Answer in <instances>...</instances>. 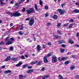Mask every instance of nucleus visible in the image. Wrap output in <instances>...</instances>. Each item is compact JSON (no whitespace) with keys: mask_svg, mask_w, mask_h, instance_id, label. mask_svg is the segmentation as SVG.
Wrapping results in <instances>:
<instances>
[{"mask_svg":"<svg viewBox=\"0 0 79 79\" xmlns=\"http://www.w3.org/2000/svg\"><path fill=\"white\" fill-rule=\"evenodd\" d=\"M11 16H15L16 17L19 16L21 15V14L18 12V11H15L14 13H11Z\"/></svg>","mask_w":79,"mask_h":79,"instance_id":"nucleus-2","label":"nucleus"},{"mask_svg":"<svg viewBox=\"0 0 79 79\" xmlns=\"http://www.w3.org/2000/svg\"><path fill=\"white\" fill-rule=\"evenodd\" d=\"M64 51V49H61L60 50V52L61 53H63V52Z\"/></svg>","mask_w":79,"mask_h":79,"instance_id":"nucleus-42","label":"nucleus"},{"mask_svg":"<svg viewBox=\"0 0 79 79\" xmlns=\"http://www.w3.org/2000/svg\"><path fill=\"white\" fill-rule=\"evenodd\" d=\"M67 58L66 57H62L61 58V61H64L66 60Z\"/></svg>","mask_w":79,"mask_h":79,"instance_id":"nucleus-26","label":"nucleus"},{"mask_svg":"<svg viewBox=\"0 0 79 79\" xmlns=\"http://www.w3.org/2000/svg\"><path fill=\"white\" fill-rule=\"evenodd\" d=\"M61 25V23H58L57 24V26L58 28H60V26Z\"/></svg>","mask_w":79,"mask_h":79,"instance_id":"nucleus-28","label":"nucleus"},{"mask_svg":"<svg viewBox=\"0 0 79 79\" xmlns=\"http://www.w3.org/2000/svg\"><path fill=\"white\" fill-rule=\"evenodd\" d=\"M19 4H21V2H18V3H16L15 4V7L16 8H19Z\"/></svg>","mask_w":79,"mask_h":79,"instance_id":"nucleus-13","label":"nucleus"},{"mask_svg":"<svg viewBox=\"0 0 79 79\" xmlns=\"http://www.w3.org/2000/svg\"><path fill=\"white\" fill-rule=\"evenodd\" d=\"M70 69L71 70H73V69H75V66L73 65L71 66Z\"/></svg>","mask_w":79,"mask_h":79,"instance_id":"nucleus-23","label":"nucleus"},{"mask_svg":"<svg viewBox=\"0 0 79 79\" xmlns=\"http://www.w3.org/2000/svg\"><path fill=\"white\" fill-rule=\"evenodd\" d=\"M57 11H58L60 15H63V14L65 13V10L60 9H58Z\"/></svg>","mask_w":79,"mask_h":79,"instance_id":"nucleus-6","label":"nucleus"},{"mask_svg":"<svg viewBox=\"0 0 79 79\" xmlns=\"http://www.w3.org/2000/svg\"><path fill=\"white\" fill-rule=\"evenodd\" d=\"M64 5H65V3H63V4H61V6H62V7L63 8V6H64Z\"/></svg>","mask_w":79,"mask_h":79,"instance_id":"nucleus-53","label":"nucleus"},{"mask_svg":"<svg viewBox=\"0 0 79 79\" xmlns=\"http://www.w3.org/2000/svg\"><path fill=\"white\" fill-rule=\"evenodd\" d=\"M20 58H21L22 59H25V57H24V56L23 55H22L20 57Z\"/></svg>","mask_w":79,"mask_h":79,"instance_id":"nucleus-40","label":"nucleus"},{"mask_svg":"<svg viewBox=\"0 0 79 79\" xmlns=\"http://www.w3.org/2000/svg\"><path fill=\"white\" fill-rule=\"evenodd\" d=\"M27 66H28V65L26 64L24 65H23V68H26Z\"/></svg>","mask_w":79,"mask_h":79,"instance_id":"nucleus-34","label":"nucleus"},{"mask_svg":"<svg viewBox=\"0 0 79 79\" xmlns=\"http://www.w3.org/2000/svg\"><path fill=\"white\" fill-rule=\"evenodd\" d=\"M61 46L63 47L64 48H65V47H66V46L64 44H62Z\"/></svg>","mask_w":79,"mask_h":79,"instance_id":"nucleus-56","label":"nucleus"},{"mask_svg":"<svg viewBox=\"0 0 79 79\" xmlns=\"http://www.w3.org/2000/svg\"><path fill=\"white\" fill-rule=\"evenodd\" d=\"M27 13L28 14H30V13H34L35 12V10L33 8H31L29 10H26Z\"/></svg>","mask_w":79,"mask_h":79,"instance_id":"nucleus-3","label":"nucleus"},{"mask_svg":"<svg viewBox=\"0 0 79 79\" xmlns=\"http://www.w3.org/2000/svg\"><path fill=\"white\" fill-rule=\"evenodd\" d=\"M76 78H77V79H79V75H76L75 76Z\"/></svg>","mask_w":79,"mask_h":79,"instance_id":"nucleus-50","label":"nucleus"},{"mask_svg":"<svg viewBox=\"0 0 79 79\" xmlns=\"http://www.w3.org/2000/svg\"><path fill=\"white\" fill-rule=\"evenodd\" d=\"M10 59H11V56H7V57L4 60V61H8L9 60H10Z\"/></svg>","mask_w":79,"mask_h":79,"instance_id":"nucleus-8","label":"nucleus"},{"mask_svg":"<svg viewBox=\"0 0 79 79\" xmlns=\"http://www.w3.org/2000/svg\"><path fill=\"white\" fill-rule=\"evenodd\" d=\"M40 4L41 6H42L43 5V2H42V0H40Z\"/></svg>","mask_w":79,"mask_h":79,"instance_id":"nucleus-25","label":"nucleus"},{"mask_svg":"<svg viewBox=\"0 0 79 79\" xmlns=\"http://www.w3.org/2000/svg\"><path fill=\"white\" fill-rule=\"evenodd\" d=\"M48 77H50L49 75H46L43 77L42 79H46Z\"/></svg>","mask_w":79,"mask_h":79,"instance_id":"nucleus-14","label":"nucleus"},{"mask_svg":"<svg viewBox=\"0 0 79 79\" xmlns=\"http://www.w3.org/2000/svg\"><path fill=\"white\" fill-rule=\"evenodd\" d=\"M53 37H55L56 39H57L58 38H60V37L56 35H53Z\"/></svg>","mask_w":79,"mask_h":79,"instance_id":"nucleus-18","label":"nucleus"},{"mask_svg":"<svg viewBox=\"0 0 79 79\" xmlns=\"http://www.w3.org/2000/svg\"><path fill=\"white\" fill-rule=\"evenodd\" d=\"M46 47V46L44 44H43V48H45Z\"/></svg>","mask_w":79,"mask_h":79,"instance_id":"nucleus-57","label":"nucleus"},{"mask_svg":"<svg viewBox=\"0 0 79 79\" xmlns=\"http://www.w3.org/2000/svg\"><path fill=\"white\" fill-rule=\"evenodd\" d=\"M79 35V33H77V37H78Z\"/></svg>","mask_w":79,"mask_h":79,"instance_id":"nucleus-63","label":"nucleus"},{"mask_svg":"<svg viewBox=\"0 0 79 79\" xmlns=\"http://www.w3.org/2000/svg\"><path fill=\"white\" fill-rule=\"evenodd\" d=\"M51 44H52L51 42H48V45H51Z\"/></svg>","mask_w":79,"mask_h":79,"instance_id":"nucleus-44","label":"nucleus"},{"mask_svg":"<svg viewBox=\"0 0 79 79\" xmlns=\"http://www.w3.org/2000/svg\"><path fill=\"white\" fill-rule=\"evenodd\" d=\"M34 19L33 18L31 19L29 21V25L30 26H32L34 24Z\"/></svg>","mask_w":79,"mask_h":79,"instance_id":"nucleus-4","label":"nucleus"},{"mask_svg":"<svg viewBox=\"0 0 79 79\" xmlns=\"http://www.w3.org/2000/svg\"><path fill=\"white\" fill-rule=\"evenodd\" d=\"M70 21V23H73V22H74V19H71Z\"/></svg>","mask_w":79,"mask_h":79,"instance_id":"nucleus-46","label":"nucleus"},{"mask_svg":"<svg viewBox=\"0 0 79 79\" xmlns=\"http://www.w3.org/2000/svg\"><path fill=\"white\" fill-rule=\"evenodd\" d=\"M30 19V18H27L25 19V21H29Z\"/></svg>","mask_w":79,"mask_h":79,"instance_id":"nucleus-49","label":"nucleus"},{"mask_svg":"<svg viewBox=\"0 0 79 79\" xmlns=\"http://www.w3.org/2000/svg\"><path fill=\"white\" fill-rule=\"evenodd\" d=\"M74 25V23L70 24V25L68 26V29H71Z\"/></svg>","mask_w":79,"mask_h":79,"instance_id":"nucleus-10","label":"nucleus"},{"mask_svg":"<svg viewBox=\"0 0 79 79\" xmlns=\"http://www.w3.org/2000/svg\"><path fill=\"white\" fill-rule=\"evenodd\" d=\"M73 11L75 12V13H79V10H78L77 9H76L74 10Z\"/></svg>","mask_w":79,"mask_h":79,"instance_id":"nucleus-22","label":"nucleus"},{"mask_svg":"<svg viewBox=\"0 0 79 79\" xmlns=\"http://www.w3.org/2000/svg\"><path fill=\"white\" fill-rule=\"evenodd\" d=\"M21 64H22V62H19L18 64L15 65V66H16V67H19V66H20Z\"/></svg>","mask_w":79,"mask_h":79,"instance_id":"nucleus-11","label":"nucleus"},{"mask_svg":"<svg viewBox=\"0 0 79 79\" xmlns=\"http://www.w3.org/2000/svg\"><path fill=\"white\" fill-rule=\"evenodd\" d=\"M60 57H59L58 58V60L59 61H61V60H60Z\"/></svg>","mask_w":79,"mask_h":79,"instance_id":"nucleus-59","label":"nucleus"},{"mask_svg":"<svg viewBox=\"0 0 79 79\" xmlns=\"http://www.w3.org/2000/svg\"><path fill=\"white\" fill-rule=\"evenodd\" d=\"M33 39H34V41H35L36 40V39L35 38V37H34V38H33Z\"/></svg>","mask_w":79,"mask_h":79,"instance_id":"nucleus-62","label":"nucleus"},{"mask_svg":"<svg viewBox=\"0 0 79 79\" xmlns=\"http://www.w3.org/2000/svg\"><path fill=\"white\" fill-rule=\"evenodd\" d=\"M37 52H39V51H40L42 50L41 48V46L39 45H38L37 46Z\"/></svg>","mask_w":79,"mask_h":79,"instance_id":"nucleus-7","label":"nucleus"},{"mask_svg":"<svg viewBox=\"0 0 79 79\" xmlns=\"http://www.w3.org/2000/svg\"><path fill=\"white\" fill-rule=\"evenodd\" d=\"M69 24V23L64 24L63 25V26H64V27H66V26H68V25Z\"/></svg>","mask_w":79,"mask_h":79,"instance_id":"nucleus-35","label":"nucleus"},{"mask_svg":"<svg viewBox=\"0 0 79 79\" xmlns=\"http://www.w3.org/2000/svg\"><path fill=\"white\" fill-rule=\"evenodd\" d=\"M27 68H28V69H31L32 68V67L31 66H28L27 67Z\"/></svg>","mask_w":79,"mask_h":79,"instance_id":"nucleus-48","label":"nucleus"},{"mask_svg":"<svg viewBox=\"0 0 79 79\" xmlns=\"http://www.w3.org/2000/svg\"><path fill=\"white\" fill-rule=\"evenodd\" d=\"M41 63H42V61H39V62L38 63V66H40V65H41Z\"/></svg>","mask_w":79,"mask_h":79,"instance_id":"nucleus-33","label":"nucleus"},{"mask_svg":"<svg viewBox=\"0 0 79 79\" xmlns=\"http://www.w3.org/2000/svg\"><path fill=\"white\" fill-rule=\"evenodd\" d=\"M52 18L54 19H57V18H58V17L56 15H54L53 16Z\"/></svg>","mask_w":79,"mask_h":79,"instance_id":"nucleus-21","label":"nucleus"},{"mask_svg":"<svg viewBox=\"0 0 79 79\" xmlns=\"http://www.w3.org/2000/svg\"><path fill=\"white\" fill-rule=\"evenodd\" d=\"M52 61L53 63H56V62H57V60L56 56L54 55L52 56Z\"/></svg>","mask_w":79,"mask_h":79,"instance_id":"nucleus-5","label":"nucleus"},{"mask_svg":"<svg viewBox=\"0 0 79 79\" xmlns=\"http://www.w3.org/2000/svg\"><path fill=\"white\" fill-rule=\"evenodd\" d=\"M5 68V65H3L1 67V68H2V69H4Z\"/></svg>","mask_w":79,"mask_h":79,"instance_id":"nucleus-55","label":"nucleus"},{"mask_svg":"<svg viewBox=\"0 0 79 79\" xmlns=\"http://www.w3.org/2000/svg\"><path fill=\"white\" fill-rule=\"evenodd\" d=\"M5 42L7 41V42L6 43V45H11V44H13V40H14V39L13 38H12L8 39V37H7L5 39Z\"/></svg>","mask_w":79,"mask_h":79,"instance_id":"nucleus-1","label":"nucleus"},{"mask_svg":"<svg viewBox=\"0 0 79 79\" xmlns=\"http://www.w3.org/2000/svg\"><path fill=\"white\" fill-rule=\"evenodd\" d=\"M44 8L45 10H47L48 9V6H45Z\"/></svg>","mask_w":79,"mask_h":79,"instance_id":"nucleus-36","label":"nucleus"},{"mask_svg":"<svg viewBox=\"0 0 79 79\" xmlns=\"http://www.w3.org/2000/svg\"><path fill=\"white\" fill-rule=\"evenodd\" d=\"M52 55L51 53H50L47 56H51Z\"/></svg>","mask_w":79,"mask_h":79,"instance_id":"nucleus-47","label":"nucleus"},{"mask_svg":"<svg viewBox=\"0 0 79 79\" xmlns=\"http://www.w3.org/2000/svg\"><path fill=\"white\" fill-rule=\"evenodd\" d=\"M25 11H26V8H24L22 10V11L23 12H24Z\"/></svg>","mask_w":79,"mask_h":79,"instance_id":"nucleus-51","label":"nucleus"},{"mask_svg":"<svg viewBox=\"0 0 79 79\" xmlns=\"http://www.w3.org/2000/svg\"><path fill=\"white\" fill-rule=\"evenodd\" d=\"M47 26H50V25H51V23H47Z\"/></svg>","mask_w":79,"mask_h":79,"instance_id":"nucleus-54","label":"nucleus"},{"mask_svg":"<svg viewBox=\"0 0 79 79\" xmlns=\"http://www.w3.org/2000/svg\"><path fill=\"white\" fill-rule=\"evenodd\" d=\"M69 43H70V44H74V41L71 40H70L69 41Z\"/></svg>","mask_w":79,"mask_h":79,"instance_id":"nucleus-24","label":"nucleus"},{"mask_svg":"<svg viewBox=\"0 0 79 79\" xmlns=\"http://www.w3.org/2000/svg\"><path fill=\"white\" fill-rule=\"evenodd\" d=\"M5 1V0H0V2L1 3V6H3L5 5V3L3 2Z\"/></svg>","mask_w":79,"mask_h":79,"instance_id":"nucleus-12","label":"nucleus"},{"mask_svg":"<svg viewBox=\"0 0 79 79\" xmlns=\"http://www.w3.org/2000/svg\"><path fill=\"white\" fill-rule=\"evenodd\" d=\"M34 70L32 69H31L27 71V73L28 74H29V73H32V72H33Z\"/></svg>","mask_w":79,"mask_h":79,"instance_id":"nucleus-17","label":"nucleus"},{"mask_svg":"<svg viewBox=\"0 0 79 79\" xmlns=\"http://www.w3.org/2000/svg\"><path fill=\"white\" fill-rule=\"evenodd\" d=\"M38 63V60L36 61L35 62H32L31 63V64H35Z\"/></svg>","mask_w":79,"mask_h":79,"instance_id":"nucleus-19","label":"nucleus"},{"mask_svg":"<svg viewBox=\"0 0 79 79\" xmlns=\"http://www.w3.org/2000/svg\"><path fill=\"white\" fill-rule=\"evenodd\" d=\"M47 16H48V13H46L45 15V17H47Z\"/></svg>","mask_w":79,"mask_h":79,"instance_id":"nucleus-41","label":"nucleus"},{"mask_svg":"<svg viewBox=\"0 0 79 79\" xmlns=\"http://www.w3.org/2000/svg\"><path fill=\"white\" fill-rule=\"evenodd\" d=\"M11 59L13 61H17L18 60V57H15V58H11Z\"/></svg>","mask_w":79,"mask_h":79,"instance_id":"nucleus-16","label":"nucleus"},{"mask_svg":"<svg viewBox=\"0 0 79 79\" xmlns=\"http://www.w3.org/2000/svg\"><path fill=\"white\" fill-rule=\"evenodd\" d=\"M25 56L26 58H28V55H25Z\"/></svg>","mask_w":79,"mask_h":79,"instance_id":"nucleus-61","label":"nucleus"},{"mask_svg":"<svg viewBox=\"0 0 79 79\" xmlns=\"http://www.w3.org/2000/svg\"><path fill=\"white\" fill-rule=\"evenodd\" d=\"M19 79H23V76L20 75H19Z\"/></svg>","mask_w":79,"mask_h":79,"instance_id":"nucleus-32","label":"nucleus"},{"mask_svg":"<svg viewBox=\"0 0 79 79\" xmlns=\"http://www.w3.org/2000/svg\"><path fill=\"white\" fill-rule=\"evenodd\" d=\"M1 45H4V43L3 41H1L0 43Z\"/></svg>","mask_w":79,"mask_h":79,"instance_id":"nucleus-39","label":"nucleus"},{"mask_svg":"<svg viewBox=\"0 0 79 79\" xmlns=\"http://www.w3.org/2000/svg\"><path fill=\"white\" fill-rule=\"evenodd\" d=\"M75 5H79V3H78V2H76L75 3Z\"/></svg>","mask_w":79,"mask_h":79,"instance_id":"nucleus-60","label":"nucleus"},{"mask_svg":"<svg viewBox=\"0 0 79 79\" xmlns=\"http://www.w3.org/2000/svg\"><path fill=\"white\" fill-rule=\"evenodd\" d=\"M19 34L20 35H22L23 34V31H20L19 32Z\"/></svg>","mask_w":79,"mask_h":79,"instance_id":"nucleus-31","label":"nucleus"},{"mask_svg":"<svg viewBox=\"0 0 79 79\" xmlns=\"http://www.w3.org/2000/svg\"><path fill=\"white\" fill-rule=\"evenodd\" d=\"M76 56L74 55H73L71 56V57H72V58H75Z\"/></svg>","mask_w":79,"mask_h":79,"instance_id":"nucleus-43","label":"nucleus"},{"mask_svg":"<svg viewBox=\"0 0 79 79\" xmlns=\"http://www.w3.org/2000/svg\"><path fill=\"white\" fill-rule=\"evenodd\" d=\"M57 31H58V34H59V35H61L62 34H61V32L59 31V30H58Z\"/></svg>","mask_w":79,"mask_h":79,"instance_id":"nucleus-45","label":"nucleus"},{"mask_svg":"<svg viewBox=\"0 0 79 79\" xmlns=\"http://www.w3.org/2000/svg\"><path fill=\"white\" fill-rule=\"evenodd\" d=\"M23 2H24V0H21L20 2H18V3H20V4H21V3H23Z\"/></svg>","mask_w":79,"mask_h":79,"instance_id":"nucleus-52","label":"nucleus"},{"mask_svg":"<svg viewBox=\"0 0 79 79\" xmlns=\"http://www.w3.org/2000/svg\"><path fill=\"white\" fill-rule=\"evenodd\" d=\"M69 63V61H66L64 63V64L65 65H67V64H68Z\"/></svg>","mask_w":79,"mask_h":79,"instance_id":"nucleus-30","label":"nucleus"},{"mask_svg":"<svg viewBox=\"0 0 79 79\" xmlns=\"http://www.w3.org/2000/svg\"><path fill=\"white\" fill-rule=\"evenodd\" d=\"M44 61L45 63H48V60L47 58V56H45L44 57Z\"/></svg>","mask_w":79,"mask_h":79,"instance_id":"nucleus-9","label":"nucleus"},{"mask_svg":"<svg viewBox=\"0 0 79 79\" xmlns=\"http://www.w3.org/2000/svg\"><path fill=\"white\" fill-rule=\"evenodd\" d=\"M11 70H9L7 71H5L4 72V73L5 74H6L7 73H11Z\"/></svg>","mask_w":79,"mask_h":79,"instance_id":"nucleus-20","label":"nucleus"},{"mask_svg":"<svg viewBox=\"0 0 79 79\" xmlns=\"http://www.w3.org/2000/svg\"><path fill=\"white\" fill-rule=\"evenodd\" d=\"M10 50L11 51H13V47L11 46L10 47Z\"/></svg>","mask_w":79,"mask_h":79,"instance_id":"nucleus-38","label":"nucleus"},{"mask_svg":"<svg viewBox=\"0 0 79 79\" xmlns=\"http://www.w3.org/2000/svg\"><path fill=\"white\" fill-rule=\"evenodd\" d=\"M19 28L20 29V30H23V25H20L19 26Z\"/></svg>","mask_w":79,"mask_h":79,"instance_id":"nucleus-29","label":"nucleus"},{"mask_svg":"<svg viewBox=\"0 0 79 79\" xmlns=\"http://www.w3.org/2000/svg\"><path fill=\"white\" fill-rule=\"evenodd\" d=\"M35 8L36 11H38V8H37V5L36 4H35Z\"/></svg>","mask_w":79,"mask_h":79,"instance_id":"nucleus-27","label":"nucleus"},{"mask_svg":"<svg viewBox=\"0 0 79 79\" xmlns=\"http://www.w3.org/2000/svg\"><path fill=\"white\" fill-rule=\"evenodd\" d=\"M10 27H11V26H13V23H11L10 24Z\"/></svg>","mask_w":79,"mask_h":79,"instance_id":"nucleus-64","label":"nucleus"},{"mask_svg":"<svg viewBox=\"0 0 79 79\" xmlns=\"http://www.w3.org/2000/svg\"><path fill=\"white\" fill-rule=\"evenodd\" d=\"M44 70H45V68L43 67L42 68L41 71H44Z\"/></svg>","mask_w":79,"mask_h":79,"instance_id":"nucleus-58","label":"nucleus"},{"mask_svg":"<svg viewBox=\"0 0 79 79\" xmlns=\"http://www.w3.org/2000/svg\"><path fill=\"white\" fill-rule=\"evenodd\" d=\"M59 44H63V43H64L65 42L63 40H60L59 41Z\"/></svg>","mask_w":79,"mask_h":79,"instance_id":"nucleus-15","label":"nucleus"},{"mask_svg":"<svg viewBox=\"0 0 79 79\" xmlns=\"http://www.w3.org/2000/svg\"><path fill=\"white\" fill-rule=\"evenodd\" d=\"M58 77H60V79H63V77L61 75H59L58 76Z\"/></svg>","mask_w":79,"mask_h":79,"instance_id":"nucleus-37","label":"nucleus"}]
</instances>
